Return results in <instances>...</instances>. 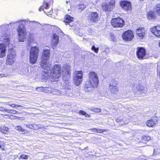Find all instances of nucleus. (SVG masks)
Returning <instances> with one entry per match:
<instances>
[{
  "instance_id": "c756f323",
  "label": "nucleus",
  "mask_w": 160,
  "mask_h": 160,
  "mask_svg": "<svg viewBox=\"0 0 160 160\" xmlns=\"http://www.w3.org/2000/svg\"><path fill=\"white\" fill-rule=\"evenodd\" d=\"M0 130L2 132L5 134L8 132V128L5 126H2L0 128Z\"/></svg>"
},
{
  "instance_id": "864d4df0",
  "label": "nucleus",
  "mask_w": 160,
  "mask_h": 160,
  "mask_svg": "<svg viewBox=\"0 0 160 160\" xmlns=\"http://www.w3.org/2000/svg\"><path fill=\"white\" fill-rule=\"evenodd\" d=\"M7 76V75H6V74H0V78H2L3 77H6Z\"/></svg>"
},
{
  "instance_id": "4c0bfd02",
  "label": "nucleus",
  "mask_w": 160,
  "mask_h": 160,
  "mask_svg": "<svg viewBox=\"0 0 160 160\" xmlns=\"http://www.w3.org/2000/svg\"><path fill=\"white\" fill-rule=\"evenodd\" d=\"M7 112L13 114H15L18 113V112L14 110L8 109V110H7Z\"/></svg>"
},
{
  "instance_id": "f257e3e1",
  "label": "nucleus",
  "mask_w": 160,
  "mask_h": 160,
  "mask_svg": "<svg viewBox=\"0 0 160 160\" xmlns=\"http://www.w3.org/2000/svg\"><path fill=\"white\" fill-rule=\"evenodd\" d=\"M49 56V50L48 49L44 50L41 57V62L40 65L42 68L46 70L47 71H42L41 75V78L42 79H48L49 76L48 73L50 72H48L47 71H49L50 68V64L48 62ZM49 75L50 76V74Z\"/></svg>"
},
{
  "instance_id": "5701e85b",
  "label": "nucleus",
  "mask_w": 160,
  "mask_h": 160,
  "mask_svg": "<svg viewBox=\"0 0 160 160\" xmlns=\"http://www.w3.org/2000/svg\"><path fill=\"white\" fill-rule=\"evenodd\" d=\"M12 51V49L9 50V52L7 56V59L14 60V58L16 57V55Z\"/></svg>"
},
{
  "instance_id": "1a4fd4ad",
  "label": "nucleus",
  "mask_w": 160,
  "mask_h": 160,
  "mask_svg": "<svg viewBox=\"0 0 160 160\" xmlns=\"http://www.w3.org/2000/svg\"><path fill=\"white\" fill-rule=\"evenodd\" d=\"M99 19L98 13L96 12H91L88 13V19L91 22H97Z\"/></svg>"
},
{
  "instance_id": "a18cd8bd",
  "label": "nucleus",
  "mask_w": 160,
  "mask_h": 160,
  "mask_svg": "<svg viewBox=\"0 0 160 160\" xmlns=\"http://www.w3.org/2000/svg\"><path fill=\"white\" fill-rule=\"evenodd\" d=\"M33 128L32 129L33 130H37L39 128H40V127H39L38 125L37 124H33Z\"/></svg>"
},
{
  "instance_id": "bb28decb",
  "label": "nucleus",
  "mask_w": 160,
  "mask_h": 160,
  "mask_svg": "<svg viewBox=\"0 0 160 160\" xmlns=\"http://www.w3.org/2000/svg\"><path fill=\"white\" fill-rule=\"evenodd\" d=\"M147 17L149 19H152L155 18V16L154 13L152 11H151L148 13Z\"/></svg>"
},
{
  "instance_id": "aec40b11",
  "label": "nucleus",
  "mask_w": 160,
  "mask_h": 160,
  "mask_svg": "<svg viewBox=\"0 0 160 160\" xmlns=\"http://www.w3.org/2000/svg\"><path fill=\"white\" fill-rule=\"evenodd\" d=\"M2 36L4 37V38H3V44H5V46L8 45L10 41V36L9 35H8V34L6 33H3Z\"/></svg>"
},
{
  "instance_id": "f3484780",
  "label": "nucleus",
  "mask_w": 160,
  "mask_h": 160,
  "mask_svg": "<svg viewBox=\"0 0 160 160\" xmlns=\"http://www.w3.org/2000/svg\"><path fill=\"white\" fill-rule=\"evenodd\" d=\"M6 46L3 43H0V58L5 56Z\"/></svg>"
},
{
  "instance_id": "ddd939ff",
  "label": "nucleus",
  "mask_w": 160,
  "mask_h": 160,
  "mask_svg": "<svg viewBox=\"0 0 160 160\" xmlns=\"http://www.w3.org/2000/svg\"><path fill=\"white\" fill-rule=\"evenodd\" d=\"M53 1L52 0H44L43 5L39 9V11L43 10L44 8L46 9L49 8L50 6L53 4Z\"/></svg>"
},
{
  "instance_id": "79ce46f5",
  "label": "nucleus",
  "mask_w": 160,
  "mask_h": 160,
  "mask_svg": "<svg viewBox=\"0 0 160 160\" xmlns=\"http://www.w3.org/2000/svg\"><path fill=\"white\" fill-rule=\"evenodd\" d=\"M92 50L94 51L95 52L98 53V48H96L93 45L92 47Z\"/></svg>"
},
{
  "instance_id": "a19ab883",
  "label": "nucleus",
  "mask_w": 160,
  "mask_h": 160,
  "mask_svg": "<svg viewBox=\"0 0 160 160\" xmlns=\"http://www.w3.org/2000/svg\"><path fill=\"white\" fill-rule=\"evenodd\" d=\"M91 110L92 111L96 112H100L101 111V109L100 108H92Z\"/></svg>"
},
{
  "instance_id": "6e6d98bb",
  "label": "nucleus",
  "mask_w": 160,
  "mask_h": 160,
  "mask_svg": "<svg viewBox=\"0 0 160 160\" xmlns=\"http://www.w3.org/2000/svg\"><path fill=\"white\" fill-rule=\"evenodd\" d=\"M158 75L159 77H160V71H159V73H158Z\"/></svg>"
},
{
  "instance_id": "58836bf2",
  "label": "nucleus",
  "mask_w": 160,
  "mask_h": 160,
  "mask_svg": "<svg viewBox=\"0 0 160 160\" xmlns=\"http://www.w3.org/2000/svg\"><path fill=\"white\" fill-rule=\"evenodd\" d=\"M151 139L150 137L148 136H144L142 137V139L143 141H148Z\"/></svg>"
},
{
  "instance_id": "5fc2aeb1",
  "label": "nucleus",
  "mask_w": 160,
  "mask_h": 160,
  "mask_svg": "<svg viewBox=\"0 0 160 160\" xmlns=\"http://www.w3.org/2000/svg\"><path fill=\"white\" fill-rule=\"evenodd\" d=\"M7 105H9V106H10V105H11V104H10L9 103H8L7 104Z\"/></svg>"
},
{
  "instance_id": "dca6fc26",
  "label": "nucleus",
  "mask_w": 160,
  "mask_h": 160,
  "mask_svg": "<svg viewBox=\"0 0 160 160\" xmlns=\"http://www.w3.org/2000/svg\"><path fill=\"white\" fill-rule=\"evenodd\" d=\"M137 35L141 39H142L145 35V30L143 28H139L136 31Z\"/></svg>"
},
{
  "instance_id": "39448f33",
  "label": "nucleus",
  "mask_w": 160,
  "mask_h": 160,
  "mask_svg": "<svg viewBox=\"0 0 160 160\" xmlns=\"http://www.w3.org/2000/svg\"><path fill=\"white\" fill-rule=\"evenodd\" d=\"M17 32L18 35V39L19 41L20 42H24L27 34L26 28L22 24H20L17 28Z\"/></svg>"
},
{
  "instance_id": "f704fd0d",
  "label": "nucleus",
  "mask_w": 160,
  "mask_h": 160,
  "mask_svg": "<svg viewBox=\"0 0 160 160\" xmlns=\"http://www.w3.org/2000/svg\"><path fill=\"white\" fill-rule=\"evenodd\" d=\"M79 114L85 116L87 117H89L90 116L86 112L83 110H80L79 112Z\"/></svg>"
},
{
  "instance_id": "6ab92c4d",
  "label": "nucleus",
  "mask_w": 160,
  "mask_h": 160,
  "mask_svg": "<svg viewBox=\"0 0 160 160\" xmlns=\"http://www.w3.org/2000/svg\"><path fill=\"white\" fill-rule=\"evenodd\" d=\"M109 89L111 92L113 94L116 93L118 90V88L116 86V84H114L113 85L110 84Z\"/></svg>"
},
{
  "instance_id": "9d476101",
  "label": "nucleus",
  "mask_w": 160,
  "mask_h": 160,
  "mask_svg": "<svg viewBox=\"0 0 160 160\" xmlns=\"http://www.w3.org/2000/svg\"><path fill=\"white\" fill-rule=\"evenodd\" d=\"M76 76L74 78V82L77 86H79L82 81V71L75 72Z\"/></svg>"
},
{
  "instance_id": "b1692460",
  "label": "nucleus",
  "mask_w": 160,
  "mask_h": 160,
  "mask_svg": "<svg viewBox=\"0 0 160 160\" xmlns=\"http://www.w3.org/2000/svg\"><path fill=\"white\" fill-rule=\"evenodd\" d=\"M73 18L70 16L66 15L65 17L64 22L68 24H70V23L73 21Z\"/></svg>"
},
{
  "instance_id": "de8ad7c7",
  "label": "nucleus",
  "mask_w": 160,
  "mask_h": 160,
  "mask_svg": "<svg viewBox=\"0 0 160 160\" xmlns=\"http://www.w3.org/2000/svg\"><path fill=\"white\" fill-rule=\"evenodd\" d=\"M44 12L46 13V14H47L48 15H51L52 13V10H51L49 12L48 11H44Z\"/></svg>"
},
{
  "instance_id": "0eeeda50",
  "label": "nucleus",
  "mask_w": 160,
  "mask_h": 160,
  "mask_svg": "<svg viewBox=\"0 0 160 160\" xmlns=\"http://www.w3.org/2000/svg\"><path fill=\"white\" fill-rule=\"evenodd\" d=\"M112 26L115 28L122 27L124 24V21L122 18H113L111 21Z\"/></svg>"
},
{
  "instance_id": "20e7f679",
  "label": "nucleus",
  "mask_w": 160,
  "mask_h": 160,
  "mask_svg": "<svg viewBox=\"0 0 160 160\" xmlns=\"http://www.w3.org/2000/svg\"><path fill=\"white\" fill-rule=\"evenodd\" d=\"M38 48L37 46L32 47L30 50L29 60L30 63L35 64L37 60L38 54Z\"/></svg>"
},
{
  "instance_id": "f03ea898",
  "label": "nucleus",
  "mask_w": 160,
  "mask_h": 160,
  "mask_svg": "<svg viewBox=\"0 0 160 160\" xmlns=\"http://www.w3.org/2000/svg\"><path fill=\"white\" fill-rule=\"evenodd\" d=\"M89 81H87L84 86V90L88 92L92 90L94 87H97L99 82L97 73L93 72H91L89 74Z\"/></svg>"
},
{
  "instance_id": "4468645a",
  "label": "nucleus",
  "mask_w": 160,
  "mask_h": 160,
  "mask_svg": "<svg viewBox=\"0 0 160 160\" xmlns=\"http://www.w3.org/2000/svg\"><path fill=\"white\" fill-rule=\"evenodd\" d=\"M120 5L125 10H130L131 8V4L130 2L125 0H123L120 2Z\"/></svg>"
},
{
  "instance_id": "473e14b6",
  "label": "nucleus",
  "mask_w": 160,
  "mask_h": 160,
  "mask_svg": "<svg viewBox=\"0 0 160 160\" xmlns=\"http://www.w3.org/2000/svg\"><path fill=\"white\" fill-rule=\"evenodd\" d=\"M28 22L29 23V26L30 27H35L38 24H39V22L34 21H28Z\"/></svg>"
},
{
  "instance_id": "c9c22d12",
  "label": "nucleus",
  "mask_w": 160,
  "mask_h": 160,
  "mask_svg": "<svg viewBox=\"0 0 160 160\" xmlns=\"http://www.w3.org/2000/svg\"><path fill=\"white\" fill-rule=\"evenodd\" d=\"M72 90L70 89H66L65 92L67 95L71 96L72 94L71 93Z\"/></svg>"
},
{
  "instance_id": "09e8293b",
  "label": "nucleus",
  "mask_w": 160,
  "mask_h": 160,
  "mask_svg": "<svg viewBox=\"0 0 160 160\" xmlns=\"http://www.w3.org/2000/svg\"><path fill=\"white\" fill-rule=\"evenodd\" d=\"M7 110L8 109L5 108L0 107V111H6L7 112Z\"/></svg>"
},
{
  "instance_id": "4be33fe9",
  "label": "nucleus",
  "mask_w": 160,
  "mask_h": 160,
  "mask_svg": "<svg viewBox=\"0 0 160 160\" xmlns=\"http://www.w3.org/2000/svg\"><path fill=\"white\" fill-rule=\"evenodd\" d=\"M58 37L56 34H54L52 39V44L54 46L57 45L58 42Z\"/></svg>"
},
{
  "instance_id": "bf43d9fd",
  "label": "nucleus",
  "mask_w": 160,
  "mask_h": 160,
  "mask_svg": "<svg viewBox=\"0 0 160 160\" xmlns=\"http://www.w3.org/2000/svg\"><path fill=\"white\" fill-rule=\"evenodd\" d=\"M106 52V51H103V52ZM105 53H106V52H105Z\"/></svg>"
},
{
  "instance_id": "2f4dec72",
  "label": "nucleus",
  "mask_w": 160,
  "mask_h": 160,
  "mask_svg": "<svg viewBox=\"0 0 160 160\" xmlns=\"http://www.w3.org/2000/svg\"><path fill=\"white\" fill-rule=\"evenodd\" d=\"M86 7V6L83 4H79L77 6L78 11L79 12H81Z\"/></svg>"
},
{
  "instance_id": "7c9ffc66",
  "label": "nucleus",
  "mask_w": 160,
  "mask_h": 160,
  "mask_svg": "<svg viewBox=\"0 0 160 160\" xmlns=\"http://www.w3.org/2000/svg\"><path fill=\"white\" fill-rule=\"evenodd\" d=\"M154 10L157 14L160 16V3L156 5Z\"/></svg>"
},
{
  "instance_id": "603ef678",
  "label": "nucleus",
  "mask_w": 160,
  "mask_h": 160,
  "mask_svg": "<svg viewBox=\"0 0 160 160\" xmlns=\"http://www.w3.org/2000/svg\"><path fill=\"white\" fill-rule=\"evenodd\" d=\"M122 119L120 118H117L116 119V121L117 122H120L122 121Z\"/></svg>"
},
{
  "instance_id": "e433bc0d",
  "label": "nucleus",
  "mask_w": 160,
  "mask_h": 160,
  "mask_svg": "<svg viewBox=\"0 0 160 160\" xmlns=\"http://www.w3.org/2000/svg\"><path fill=\"white\" fill-rule=\"evenodd\" d=\"M15 61L14 60H11L8 59L7 60L6 63L8 65H12L13 63Z\"/></svg>"
},
{
  "instance_id": "6e6552de",
  "label": "nucleus",
  "mask_w": 160,
  "mask_h": 160,
  "mask_svg": "<svg viewBox=\"0 0 160 160\" xmlns=\"http://www.w3.org/2000/svg\"><path fill=\"white\" fill-rule=\"evenodd\" d=\"M136 55L139 59L142 60L146 58L145 56L146 52L145 49L142 47H138L137 48Z\"/></svg>"
},
{
  "instance_id": "a878e982",
  "label": "nucleus",
  "mask_w": 160,
  "mask_h": 160,
  "mask_svg": "<svg viewBox=\"0 0 160 160\" xmlns=\"http://www.w3.org/2000/svg\"><path fill=\"white\" fill-rule=\"evenodd\" d=\"M8 25L5 24L2 25L0 26V31H2V34H5L6 31H7L8 28Z\"/></svg>"
},
{
  "instance_id": "c03bdc74",
  "label": "nucleus",
  "mask_w": 160,
  "mask_h": 160,
  "mask_svg": "<svg viewBox=\"0 0 160 160\" xmlns=\"http://www.w3.org/2000/svg\"><path fill=\"white\" fill-rule=\"evenodd\" d=\"M28 156L26 155L22 154L20 156V158L27 159L28 158Z\"/></svg>"
},
{
  "instance_id": "7ed1b4c3",
  "label": "nucleus",
  "mask_w": 160,
  "mask_h": 160,
  "mask_svg": "<svg viewBox=\"0 0 160 160\" xmlns=\"http://www.w3.org/2000/svg\"><path fill=\"white\" fill-rule=\"evenodd\" d=\"M61 67L60 65H55L50 71V76L54 80L58 79L61 76Z\"/></svg>"
},
{
  "instance_id": "f8f14e48",
  "label": "nucleus",
  "mask_w": 160,
  "mask_h": 160,
  "mask_svg": "<svg viewBox=\"0 0 160 160\" xmlns=\"http://www.w3.org/2000/svg\"><path fill=\"white\" fill-rule=\"evenodd\" d=\"M122 37L124 40L126 41L131 40L134 37L132 32L130 30H128L124 32L122 35Z\"/></svg>"
},
{
  "instance_id": "37998d69",
  "label": "nucleus",
  "mask_w": 160,
  "mask_h": 160,
  "mask_svg": "<svg viewBox=\"0 0 160 160\" xmlns=\"http://www.w3.org/2000/svg\"><path fill=\"white\" fill-rule=\"evenodd\" d=\"M5 144L3 142H0V148L2 150H4Z\"/></svg>"
},
{
  "instance_id": "ea45409f",
  "label": "nucleus",
  "mask_w": 160,
  "mask_h": 160,
  "mask_svg": "<svg viewBox=\"0 0 160 160\" xmlns=\"http://www.w3.org/2000/svg\"><path fill=\"white\" fill-rule=\"evenodd\" d=\"M15 129L16 130L22 132H24L26 130L23 129L21 126H17L15 127Z\"/></svg>"
},
{
  "instance_id": "13d9d810",
  "label": "nucleus",
  "mask_w": 160,
  "mask_h": 160,
  "mask_svg": "<svg viewBox=\"0 0 160 160\" xmlns=\"http://www.w3.org/2000/svg\"><path fill=\"white\" fill-rule=\"evenodd\" d=\"M66 2L67 3V4H68V1H66Z\"/></svg>"
},
{
  "instance_id": "cd10ccee",
  "label": "nucleus",
  "mask_w": 160,
  "mask_h": 160,
  "mask_svg": "<svg viewBox=\"0 0 160 160\" xmlns=\"http://www.w3.org/2000/svg\"><path fill=\"white\" fill-rule=\"evenodd\" d=\"M42 89L43 92L50 93L52 92V88L50 87H43L42 88Z\"/></svg>"
},
{
  "instance_id": "a211bd4d",
  "label": "nucleus",
  "mask_w": 160,
  "mask_h": 160,
  "mask_svg": "<svg viewBox=\"0 0 160 160\" xmlns=\"http://www.w3.org/2000/svg\"><path fill=\"white\" fill-rule=\"evenodd\" d=\"M147 126L149 127L154 126L157 123V120L155 118L151 119L147 122Z\"/></svg>"
},
{
  "instance_id": "423d86ee",
  "label": "nucleus",
  "mask_w": 160,
  "mask_h": 160,
  "mask_svg": "<svg viewBox=\"0 0 160 160\" xmlns=\"http://www.w3.org/2000/svg\"><path fill=\"white\" fill-rule=\"evenodd\" d=\"M115 0H107L105 4L102 6V9L105 11H110L114 8Z\"/></svg>"
},
{
  "instance_id": "49530a36",
  "label": "nucleus",
  "mask_w": 160,
  "mask_h": 160,
  "mask_svg": "<svg viewBox=\"0 0 160 160\" xmlns=\"http://www.w3.org/2000/svg\"><path fill=\"white\" fill-rule=\"evenodd\" d=\"M33 124H25L24 125H25L27 128L32 129L33 128Z\"/></svg>"
},
{
  "instance_id": "c85d7f7f",
  "label": "nucleus",
  "mask_w": 160,
  "mask_h": 160,
  "mask_svg": "<svg viewBox=\"0 0 160 160\" xmlns=\"http://www.w3.org/2000/svg\"><path fill=\"white\" fill-rule=\"evenodd\" d=\"M51 93L53 95H60L62 94V93L60 91L55 88H52Z\"/></svg>"
},
{
  "instance_id": "4d7b16f0",
  "label": "nucleus",
  "mask_w": 160,
  "mask_h": 160,
  "mask_svg": "<svg viewBox=\"0 0 160 160\" xmlns=\"http://www.w3.org/2000/svg\"><path fill=\"white\" fill-rule=\"evenodd\" d=\"M159 47H160V42H159Z\"/></svg>"
},
{
  "instance_id": "2eb2a0df",
  "label": "nucleus",
  "mask_w": 160,
  "mask_h": 160,
  "mask_svg": "<svg viewBox=\"0 0 160 160\" xmlns=\"http://www.w3.org/2000/svg\"><path fill=\"white\" fill-rule=\"evenodd\" d=\"M151 31L156 37L160 38V26H157L151 28Z\"/></svg>"
},
{
  "instance_id": "3c124183",
  "label": "nucleus",
  "mask_w": 160,
  "mask_h": 160,
  "mask_svg": "<svg viewBox=\"0 0 160 160\" xmlns=\"http://www.w3.org/2000/svg\"><path fill=\"white\" fill-rule=\"evenodd\" d=\"M10 106H11L12 108H15L16 106H17L18 107H21V105H16L14 104H11V105H10Z\"/></svg>"
},
{
  "instance_id": "72a5a7b5",
  "label": "nucleus",
  "mask_w": 160,
  "mask_h": 160,
  "mask_svg": "<svg viewBox=\"0 0 160 160\" xmlns=\"http://www.w3.org/2000/svg\"><path fill=\"white\" fill-rule=\"evenodd\" d=\"M92 132H95L97 133H102L106 131L105 130H103V129H97L96 128L92 129Z\"/></svg>"
},
{
  "instance_id": "8fccbe9b",
  "label": "nucleus",
  "mask_w": 160,
  "mask_h": 160,
  "mask_svg": "<svg viewBox=\"0 0 160 160\" xmlns=\"http://www.w3.org/2000/svg\"><path fill=\"white\" fill-rule=\"evenodd\" d=\"M43 87H38L36 88V90L39 92H42V88H43Z\"/></svg>"
},
{
  "instance_id": "393cba45",
  "label": "nucleus",
  "mask_w": 160,
  "mask_h": 160,
  "mask_svg": "<svg viewBox=\"0 0 160 160\" xmlns=\"http://www.w3.org/2000/svg\"><path fill=\"white\" fill-rule=\"evenodd\" d=\"M30 22V21L28 20H24L23 21H18V22L16 21V22H12L10 23V24H15L16 23L18 22L20 24H21L23 25L24 26V25H28L29 26V23L28 22Z\"/></svg>"
},
{
  "instance_id": "9b49d317",
  "label": "nucleus",
  "mask_w": 160,
  "mask_h": 160,
  "mask_svg": "<svg viewBox=\"0 0 160 160\" xmlns=\"http://www.w3.org/2000/svg\"><path fill=\"white\" fill-rule=\"evenodd\" d=\"M70 66L68 65H65L63 67L62 72L64 76L63 78L66 77V79L67 80L70 77Z\"/></svg>"
},
{
  "instance_id": "412c9836",
  "label": "nucleus",
  "mask_w": 160,
  "mask_h": 160,
  "mask_svg": "<svg viewBox=\"0 0 160 160\" xmlns=\"http://www.w3.org/2000/svg\"><path fill=\"white\" fill-rule=\"evenodd\" d=\"M136 88L138 91V93H145L146 92V90L144 88L142 85H138L136 87Z\"/></svg>"
}]
</instances>
